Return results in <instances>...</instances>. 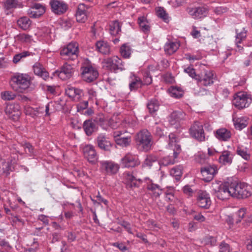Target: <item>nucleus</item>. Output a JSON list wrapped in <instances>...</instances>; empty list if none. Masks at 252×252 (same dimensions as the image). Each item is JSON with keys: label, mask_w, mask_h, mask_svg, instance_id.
I'll return each mask as SVG.
<instances>
[{"label": "nucleus", "mask_w": 252, "mask_h": 252, "mask_svg": "<svg viewBox=\"0 0 252 252\" xmlns=\"http://www.w3.org/2000/svg\"><path fill=\"white\" fill-rule=\"evenodd\" d=\"M184 72L188 73L190 77L195 80H197V76L199 75L196 73L195 69L191 66L185 68Z\"/></svg>", "instance_id": "nucleus-52"}, {"label": "nucleus", "mask_w": 252, "mask_h": 252, "mask_svg": "<svg viewBox=\"0 0 252 252\" xmlns=\"http://www.w3.org/2000/svg\"><path fill=\"white\" fill-rule=\"evenodd\" d=\"M219 252H230V246L228 244L222 241L219 245Z\"/></svg>", "instance_id": "nucleus-55"}, {"label": "nucleus", "mask_w": 252, "mask_h": 252, "mask_svg": "<svg viewBox=\"0 0 252 252\" xmlns=\"http://www.w3.org/2000/svg\"><path fill=\"white\" fill-rule=\"evenodd\" d=\"M4 111L8 118L13 121H17L21 114L20 106L18 104H7L4 109Z\"/></svg>", "instance_id": "nucleus-9"}, {"label": "nucleus", "mask_w": 252, "mask_h": 252, "mask_svg": "<svg viewBox=\"0 0 252 252\" xmlns=\"http://www.w3.org/2000/svg\"><path fill=\"white\" fill-rule=\"evenodd\" d=\"M175 159L174 158H172L170 156H166L160 159L158 163L160 166H168L173 164L175 162Z\"/></svg>", "instance_id": "nucleus-40"}, {"label": "nucleus", "mask_w": 252, "mask_h": 252, "mask_svg": "<svg viewBox=\"0 0 252 252\" xmlns=\"http://www.w3.org/2000/svg\"><path fill=\"white\" fill-rule=\"evenodd\" d=\"M235 32L236 33V40H237V43H241L243 40L245 39L247 36V31L245 28H243L242 31L239 32L238 30L236 29Z\"/></svg>", "instance_id": "nucleus-41"}, {"label": "nucleus", "mask_w": 252, "mask_h": 252, "mask_svg": "<svg viewBox=\"0 0 252 252\" xmlns=\"http://www.w3.org/2000/svg\"><path fill=\"white\" fill-rule=\"evenodd\" d=\"M152 82V76L149 71L145 73L144 75V85H149Z\"/></svg>", "instance_id": "nucleus-58"}, {"label": "nucleus", "mask_w": 252, "mask_h": 252, "mask_svg": "<svg viewBox=\"0 0 252 252\" xmlns=\"http://www.w3.org/2000/svg\"><path fill=\"white\" fill-rule=\"evenodd\" d=\"M92 119H93V122L97 126V125L103 126L105 122V117L102 113H99L95 117Z\"/></svg>", "instance_id": "nucleus-45"}, {"label": "nucleus", "mask_w": 252, "mask_h": 252, "mask_svg": "<svg viewBox=\"0 0 252 252\" xmlns=\"http://www.w3.org/2000/svg\"><path fill=\"white\" fill-rule=\"evenodd\" d=\"M33 69L35 74L42 77L44 80L49 77V73L40 63L36 62L33 66Z\"/></svg>", "instance_id": "nucleus-24"}, {"label": "nucleus", "mask_w": 252, "mask_h": 252, "mask_svg": "<svg viewBox=\"0 0 252 252\" xmlns=\"http://www.w3.org/2000/svg\"><path fill=\"white\" fill-rule=\"evenodd\" d=\"M135 141L138 149L147 152L153 144L152 136L147 129H142L136 134Z\"/></svg>", "instance_id": "nucleus-2"}, {"label": "nucleus", "mask_w": 252, "mask_h": 252, "mask_svg": "<svg viewBox=\"0 0 252 252\" xmlns=\"http://www.w3.org/2000/svg\"><path fill=\"white\" fill-rule=\"evenodd\" d=\"M84 155L88 160L92 164L95 163L97 160V155L94 147L92 145H87L83 149Z\"/></svg>", "instance_id": "nucleus-19"}, {"label": "nucleus", "mask_w": 252, "mask_h": 252, "mask_svg": "<svg viewBox=\"0 0 252 252\" xmlns=\"http://www.w3.org/2000/svg\"><path fill=\"white\" fill-rule=\"evenodd\" d=\"M236 153L246 160H249L250 158V155L247 153V151L242 149L239 147L237 148Z\"/></svg>", "instance_id": "nucleus-54"}, {"label": "nucleus", "mask_w": 252, "mask_h": 252, "mask_svg": "<svg viewBox=\"0 0 252 252\" xmlns=\"http://www.w3.org/2000/svg\"><path fill=\"white\" fill-rule=\"evenodd\" d=\"M50 4L53 12L55 14L61 15L66 11L68 5L63 1L58 0H52Z\"/></svg>", "instance_id": "nucleus-17"}, {"label": "nucleus", "mask_w": 252, "mask_h": 252, "mask_svg": "<svg viewBox=\"0 0 252 252\" xmlns=\"http://www.w3.org/2000/svg\"><path fill=\"white\" fill-rule=\"evenodd\" d=\"M215 135L220 141H226L231 137V133L225 128H220L215 131Z\"/></svg>", "instance_id": "nucleus-23"}, {"label": "nucleus", "mask_w": 252, "mask_h": 252, "mask_svg": "<svg viewBox=\"0 0 252 252\" xmlns=\"http://www.w3.org/2000/svg\"><path fill=\"white\" fill-rule=\"evenodd\" d=\"M88 106V101H83L79 102L77 105V111L79 112H83V111L86 109Z\"/></svg>", "instance_id": "nucleus-56"}, {"label": "nucleus", "mask_w": 252, "mask_h": 252, "mask_svg": "<svg viewBox=\"0 0 252 252\" xmlns=\"http://www.w3.org/2000/svg\"><path fill=\"white\" fill-rule=\"evenodd\" d=\"M214 74L213 71L206 70L204 75L199 74L197 78V84L200 86H208L214 83Z\"/></svg>", "instance_id": "nucleus-13"}, {"label": "nucleus", "mask_w": 252, "mask_h": 252, "mask_svg": "<svg viewBox=\"0 0 252 252\" xmlns=\"http://www.w3.org/2000/svg\"><path fill=\"white\" fill-rule=\"evenodd\" d=\"M98 147L105 152H110L113 147V143L109 138L103 133L99 134L95 140Z\"/></svg>", "instance_id": "nucleus-10"}, {"label": "nucleus", "mask_w": 252, "mask_h": 252, "mask_svg": "<svg viewBox=\"0 0 252 252\" xmlns=\"http://www.w3.org/2000/svg\"><path fill=\"white\" fill-rule=\"evenodd\" d=\"M148 23L144 17H140L138 18V23L141 28V31L145 33H148L150 30V27L147 25Z\"/></svg>", "instance_id": "nucleus-35"}, {"label": "nucleus", "mask_w": 252, "mask_h": 252, "mask_svg": "<svg viewBox=\"0 0 252 252\" xmlns=\"http://www.w3.org/2000/svg\"><path fill=\"white\" fill-rule=\"evenodd\" d=\"M246 214V209L242 208L236 214V223H239Z\"/></svg>", "instance_id": "nucleus-50"}, {"label": "nucleus", "mask_w": 252, "mask_h": 252, "mask_svg": "<svg viewBox=\"0 0 252 252\" xmlns=\"http://www.w3.org/2000/svg\"><path fill=\"white\" fill-rule=\"evenodd\" d=\"M158 161V158L153 155L147 156L144 161V164L148 166H152L153 163Z\"/></svg>", "instance_id": "nucleus-49"}, {"label": "nucleus", "mask_w": 252, "mask_h": 252, "mask_svg": "<svg viewBox=\"0 0 252 252\" xmlns=\"http://www.w3.org/2000/svg\"><path fill=\"white\" fill-rule=\"evenodd\" d=\"M180 44L177 42H169L164 46L165 52L169 55L173 54L179 48Z\"/></svg>", "instance_id": "nucleus-28"}, {"label": "nucleus", "mask_w": 252, "mask_h": 252, "mask_svg": "<svg viewBox=\"0 0 252 252\" xmlns=\"http://www.w3.org/2000/svg\"><path fill=\"white\" fill-rule=\"evenodd\" d=\"M96 47L98 51L103 54H108L110 52V48L109 46L102 41H98L96 42Z\"/></svg>", "instance_id": "nucleus-32"}, {"label": "nucleus", "mask_w": 252, "mask_h": 252, "mask_svg": "<svg viewBox=\"0 0 252 252\" xmlns=\"http://www.w3.org/2000/svg\"><path fill=\"white\" fill-rule=\"evenodd\" d=\"M185 113L182 111H175L170 114L168 117V122L172 125H178L180 122L184 119Z\"/></svg>", "instance_id": "nucleus-21"}, {"label": "nucleus", "mask_w": 252, "mask_h": 252, "mask_svg": "<svg viewBox=\"0 0 252 252\" xmlns=\"http://www.w3.org/2000/svg\"><path fill=\"white\" fill-rule=\"evenodd\" d=\"M45 12L44 6L39 3H35L28 11V14L31 18H37L42 16Z\"/></svg>", "instance_id": "nucleus-20"}, {"label": "nucleus", "mask_w": 252, "mask_h": 252, "mask_svg": "<svg viewBox=\"0 0 252 252\" xmlns=\"http://www.w3.org/2000/svg\"><path fill=\"white\" fill-rule=\"evenodd\" d=\"M143 85L141 80L139 78L136 77L135 80L129 83V87L131 91H135L141 88Z\"/></svg>", "instance_id": "nucleus-38"}, {"label": "nucleus", "mask_w": 252, "mask_h": 252, "mask_svg": "<svg viewBox=\"0 0 252 252\" xmlns=\"http://www.w3.org/2000/svg\"><path fill=\"white\" fill-rule=\"evenodd\" d=\"M213 190L216 194L218 199L224 200L228 199L230 196L233 197V186H231V182H224L219 185L217 188L213 187Z\"/></svg>", "instance_id": "nucleus-3"}, {"label": "nucleus", "mask_w": 252, "mask_h": 252, "mask_svg": "<svg viewBox=\"0 0 252 252\" xmlns=\"http://www.w3.org/2000/svg\"><path fill=\"white\" fill-rule=\"evenodd\" d=\"M191 136L199 142L205 141V137L203 125L198 122H195L189 128Z\"/></svg>", "instance_id": "nucleus-8"}, {"label": "nucleus", "mask_w": 252, "mask_h": 252, "mask_svg": "<svg viewBox=\"0 0 252 252\" xmlns=\"http://www.w3.org/2000/svg\"><path fill=\"white\" fill-rule=\"evenodd\" d=\"M0 162L2 166L1 171H0V174H4L6 176H8L10 172L12 171L14 169L12 163L9 162L3 161V160H0Z\"/></svg>", "instance_id": "nucleus-31"}, {"label": "nucleus", "mask_w": 252, "mask_h": 252, "mask_svg": "<svg viewBox=\"0 0 252 252\" xmlns=\"http://www.w3.org/2000/svg\"><path fill=\"white\" fill-rule=\"evenodd\" d=\"M137 179L130 172L126 174V184L127 187L130 188V184H132L134 181H136Z\"/></svg>", "instance_id": "nucleus-53"}, {"label": "nucleus", "mask_w": 252, "mask_h": 252, "mask_svg": "<svg viewBox=\"0 0 252 252\" xmlns=\"http://www.w3.org/2000/svg\"><path fill=\"white\" fill-rule=\"evenodd\" d=\"M10 86L15 91L19 93L29 92L33 89L31 86L30 78L27 74H19L11 78Z\"/></svg>", "instance_id": "nucleus-1"}, {"label": "nucleus", "mask_w": 252, "mask_h": 252, "mask_svg": "<svg viewBox=\"0 0 252 252\" xmlns=\"http://www.w3.org/2000/svg\"><path fill=\"white\" fill-rule=\"evenodd\" d=\"M112 59L114 64L115 65V67L117 70L119 69L121 70H124L125 69L124 67V64H123V62L121 59L119 58L118 56H115L112 57Z\"/></svg>", "instance_id": "nucleus-47"}, {"label": "nucleus", "mask_w": 252, "mask_h": 252, "mask_svg": "<svg viewBox=\"0 0 252 252\" xmlns=\"http://www.w3.org/2000/svg\"><path fill=\"white\" fill-rule=\"evenodd\" d=\"M52 243H54L56 242L59 241L61 238V234L59 232H54L52 234Z\"/></svg>", "instance_id": "nucleus-64"}, {"label": "nucleus", "mask_w": 252, "mask_h": 252, "mask_svg": "<svg viewBox=\"0 0 252 252\" xmlns=\"http://www.w3.org/2000/svg\"><path fill=\"white\" fill-rule=\"evenodd\" d=\"M122 56L125 59L129 58L131 55V47L125 43L122 45L120 49Z\"/></svg>", "instance_id": "nucleus-36"}, {"label": "nucleus", "mask_w": 252, "mask_h": 252, "mask_svg": "<svg viewBox=\"0 0 252 252\" xmlns=\"http://www.w3.org/2000/svg\"><path fill=\"white\" fill-rule=\"evenodd\" d=\"M233 121L234 122L235 128L239 130H241L247 126V124L245 123H241V121L240 118L234 117L233 116Z\"/></svg>", "instance_id": "nucleus-48"}, {"label": "nucleus", "mask_w": 252, "mask_h": 252, "mask_svg": "<svg viewBox=\"0 0 252 252\" xmlns=\"http://www.w3.org/2000/svg\"><path fill=\"white\" fill-rule=\"evenodd\" d=\"M159 105V101L157 99L153 98L148 102L147 107L149 113L154 114L158 110Z\"/></svg>", "instance_id": "nucleus-29"}, {"label": "nucleus", "mask_w": 252, "mask_h": 252, "mask_svg": "<svg viewBox=\"0 0 252 252\" xmlns=\"http://www.w3.org/2000/svg\"><path fill=\"white\" fill-rule=\"evenodd\" d=\"M233 154L228 151H224L219 158L220 163L223 165L230 164L232 162Z\"/></svg>", "instance_id": "nucleus-25"}, {"label": "nucleus", "mask_w": 252, "mask_h": 252, "mask_svg": "<svg viewBox=\"0 0 252 252\" xmlns=\"http://www.w3.org/2000/svg\"><path fill=\"white\" fill-rule=\"evenodd\" d=\"M121 30L120 24L118 21H115L110 25V31L112 35H116Z\"/></svg>", "instance_id": "nucleus-37"}, {"label": "nucleus", "mask_w": 252, "mask_h": 252, "mask_svg": "<svg viewBox=\"0 0 252 252\" xmlns=\"http://www.w3.org/2000/svg\"><path fill=\"white\" fill-rule=\"evenodd\" d=\"M227 11L228 8L224 6L217 7L214 10V12L217 15H220L221 14L226 12Z\"/></svg>", "instance_id": "nucleus-59"}, {"label": "nucleus", "mask_w": 252, "mask_h": 252, "mask_svg": "<svg viewBox=\"0 0 252 252\" xmlns=\"http://www.w3.org/2000/svg\"><path fill=\"white\" fill-rule=\"evenodd\" d=\"M100 164V169L109 175L116 174L119 169V165L112 161H101Z\"/></svg>", "instance_id": "nucleus-16"}, {"label": "nucleus", "mask_w": 252, "mask_h": 252, "mask_svg": "<svg viewBox=\"0 0 252 252\" xmlns=\"http://www.w3.org/2000/svg\"><path fill=\"white\" fill-rule=\"evenodd\" d=\"M205 241L206 244H210L211 246H215L216 245L217 240L214 237L207 236L205 238Z\"/></svg>", "instance_id": "nucleus-62"}, {"label": "nucleus", "mask_w": 252, "mask_h": 252, "mask_svg": "<svg viewBox=\"0 0 252 252\" xmlns=\"http://www.w3.org/2000/svg\"><path fill=\"white\" fill-rule=\"evenodd\" d=\"M102 63L103 64V68L106 70L111 72H117V70L115 67L112 58H109L104 60Z\"/></svg>", "instance_id": "nucleus-30"}, {"label": "nucleus", "mask_w": 252, "mask_h": 252, "mask_svg": "<svg viewBox=\"0 0 252 252\" xmlns=\"http://www.w3.org/2000/svg\"><path fill=\"white\" fill-rule=\"evenodd\" d=\"M147 189L148 190H151L153 192V195L156 197H159L161 194V192H157L156 191V189H158L160 190H161V189L160 188L159 186L157 184H155L154 183H152L147 186Z\"/></svg>", "instance_id": "nucleus-46"}, {"label": "nucleus", "mask_w": 252, "mask_h": 252, "mask_svg": "<svg viewBox=\"0 0 252 252\" xmlns=\"http://www.w3.org/2000/svg\"><path fill=\"white\" fill-rule=\"evenodd\" d=\"M17 23L20 28L26 31L30 28L32 21L28 17L23 16L17 20Z\"/></svg>", "instance_id": "nucleus-27"}, {"label": "nucleus", "mask_w": 252, "mask_h": 252, "mask_svg": "<svg viewBox=\"0 0 252 252\" xmlns=\"http://www.w3.org/2000/svg\"><path fill=\"white\" fill-rule=\"evenodd\" d=\"M173 146H174V148H173V150L174 151L173 157H174V158H177L179 154L181 152V148L180 145L176 143L173 144Z\"/></svg>", "instance_id": "nucleus-60"}, {"label": "nucleus", "mask_w": 252, "mask_h": 252, "mask_svg": "<svg viewBox=\"0 0 252 252\" xmlns=\"http://www.w3.org/2000/svg\"><path fill=\"white\" fill-rule=\"evenodd\" d=\"M78 47L75 42H71L61 50L60 55L64 60H74L77 58Z\"/></svg>", "instance_id": "nucleus-5"}, {"label": "nucleus", "mask_w": 252, "mask_h": 252, "mask_svg": "<svg viewBox=\"0 0 252 252\" xmlns=\"http://www.w3.org/2000/svg\"><path fill=\"white\" fill-rule=\"evenodd\" d=\"M31 53H32L29 51H24L21 53L17 54L13 57V62L14 63H17L22 58L30 56Z\"/></svg>", "instance_id": "nucleus-44"}, {"label": "nucleus", "mask_w": 252, "mask_h": 252, "mask_svg": "<svg viewBox=\"0 0 252 252\" xmlns=\"http://www.w3.org/2000/svg\"><path fill=\"white\" fill-rule=\"evenodd\" d=\"M21 5L18 0H6L3 3V7L6 10H11L20 7Z\"/></svg>", "instance_id": "nucleus-33"}, {"label": "nucleus", "mask_w": 252, "mask_h": 252, "mask_svg": "<svg viewBox=\"0 0 252 252\" xmlns=\"http://www.w3.org/2000/svg\"><path fill=\"white\" fill-rule=\"evenodd\" d=\"M83 128L87 136H91L98 129L97 126L93 122L92 119L85 121L83 124Z\"/></svg>", "instance_id": "nucleus-22"}, {"label": "nucleus", "mask_w": 252, "mask_h": 252, "mask_svg": "<svg viewBox=\"0 0 252 252\" xmlns=\"http://www.w3.org/2000/svg\"><path fill=\"white\" fill-rule=\"evenodd\" d=\"M168 92L171 96L176 98H181L183 95V92L181 88L176 86H171L168 89Z\"/></svg>", "instance_id": "nucleus-34"}, {"label": "nucleus", "mask_w": 252, "mask_h": 252, "mask_svg": "<svg viewBox=\"0 0 252 252\" xmlns=\"http://www.w3.org/2000/svg\"><path fill=\"white\" fill-rule=\"evenodd\" d=\"M169 145L173 147V144L176 143V137L175 134L171 133L169 135Z\"/></svg>", "instance_id": "nucleus-63"}, {"label": "nucleus", "mask_w": 252, "mask_h": 252, "mask_svg": "<svg viewBox=\"0 0 252 252\" xmlns=\"http://www.w3.org/2000/svg\"><path fill=\"white\" fill-rule=\"evenodd\" d=\"M25 152L30 155L33 154V147L30 143H26L23 145Z\"/></svg>", "instance_id": "nucleus-57"}, {"label": "nucleus", "mask_w": 252, "mask_h": 252, "mask_svg": "<svg viewBox=\"0 0 252 252\" xmlns=\"http://www.w3.org/2000/svg\"><path fill=\"white\" fill-rule=\"evenodd\" d=\"M182 166H178L173 168L170 171V174L175 177L176 180H179L182 175Z\"/></svg>", "instance_id": "nucleus-42"}, {"label": "nucleus", "mask_w": 252, "mask_h": 252, "mask_svg": "<svg viewBox=\"0 0 252 252\" xmlns=\"http://www.w3.org/2000/svg\"><path fill=\"white\" fill-rule=\"evenodd\" d=\"M120 224L127 231L129 234H133L131 231L130 224L126 221H123Z\"/></svg>", "instance_id": "nucleus-61"}, {"label": "nucleus", "mask_w": 252, "mask_h": 252, "mask_svg": "<svg viewBox=\"0 0 252 252\" xmlns=\"http://www.w3.org/2000/svg\"><path fill=\"white\" fill-rule=\"evenodd\" d=\"M1 98L4 100H10L14 99L16 95L10 91H5L1 94Z\"/></svg>", "instance_id": "nucleus-51"}, {"label": "nucleus", "mask_w": 252, "mask_h": 252, "mask_svg": "<svg viewBox=\"0 0 252 252\" xmlns=\"http://www.w3.org/2000/svg\"><path fill=\"white\" fill-rule=\"evenodd\" d=\"M200 171L202 180L206 182H209L214 178L218 173V169L216 165H207L201 168Z\"/></svg>", "instance_id": "nucleus-11"}, {"label": "nucleus", "mask_w": 252, "mask_h": 252, "mask_svg": "<svg viewBox=\"0 0 252 252\" xmlns=\"http://www.w3.org/2000/svg\"><path fill=\"white\" fill-rule=\"evenodd\" d=\"M74 69L72 66L67 63H65L60 68V70L55 71L53 74L57 75L63 80H67L73 75Z\"/></svg>", "instance_id": "nucleus-12"}, {"label": "nucleus", "mask_w": 252, "mask_h": 252, "mask_svg": "<svg viewBox=\"0 0 252 252\" xmlns=\"http://www.w3.org/2000/svg\"><path fill=\"white\" fill-rule=\"evenodd\" d=\"M252 99L248 95L242 93H239L234 96L233 104L239 109H242L249 106L252 103Z\"/></svg>", "instance_id": "nucleus-7"}, {"label": "nucleus", "mask_w": 252, "mask_h": 252, "mask_svg": "<svg viewBox=\"0 0 252 252\" xmlns=\"http://www.w3.org/2000/svg\"><path fill=\"white\" fill-rule=\"evenodd\" d=\"M187 10L189 14L193 18L200 19L207 16L208 9L204 6H198L194 7H188Z\"/></svg>", "instance_id": "nucleus-14"}, {"label": "nucleus", "mask_w": 252, "mask_h": 252, "mask_svg": "<svg viewBox=\"0 0 252 252\" xmlns=\"http://www.w3.org/2000/svg\"><path fill=\"white\" fill-rule=\"evenodd\" d=\"M84 7V4H80L76 13V20L80 23H84L87 19L86 10L82 9Z\"/></svg>", "instance_id": "nucleus-26"}, {"label": "nucleus", "mask_w": 252, "mask_h": 252, "mask_svg": "<svg viewBox=\"0 0 252 252\" xmlns=\"http://www.w3.org/2000/svg\"><path fill=\"white\" fill-rule=\"evenodd\" d=\"M115 142L117 144L123 147H126L130 144V138L126 137H118L116 138Z\"/></svg>", "instance_id": "nucleus-43"}, {"label": "nucleus", "mask_w": 252, "mask_h": 252, "mask_svg": "<svg viewBox=\"0 0 252 252\" xmlns=\"http://www.w3.org/2000/svg\"><path fill=\"white\" fill-rule=\"evenodd\" d=\"M82 77L85 81L91 83L94 81L98 76V71L91 65L88 64L81 68Z\"/></svg>", "instance_id": "nucleus-6"}, {"label": "nucleus", "mask_w": 252, "mask_h": 252, "mask_svg": "<svg viewBox=\"0 0 252 252\" xmlns=\"http://www.w3.org/2000/svg\"><path fill=\"white\" fill-rule=\"evenodd\" d=\"M197 204L200 208L207 209L210 207L211 201L209 194L206 191L200 190L198 193Z\"/></svg>", "instance_id": "nucleus-15"}, {"label": "nucleus", "mask_w": 252, "mask_h": 252, "mask_svg": "<svg viewBox=\"0 0 252 252\" xmlns=\"http://www.w3.org/2000/svg\"><path fill=\"white\" fill-rule=\"evenodd\" d=\"M121 162L123 166L126 168H133L140 163L139 159L135 156L130 154H127L121 159Z\"/></svg>", "instance_id": "nucleus-18"}, {"label": "nucleus", "mask_w": 252, "mask_h": 252, "mask_svg": "<svg viewBox=\"0 0 252 252\" xmlns=\"http://www.w3.org/2000/svg\"><path fill=\"white\" fill-rule=\"evenodd\" d=\"M233 186V197L237 199H244L251 196L252 192L244 183L238 184L237 182H231Z\"/></svg>", "instance_id": "nucleus-4"}, {"label": "nucleus", "mask_w": 252, "mask_h": 252, "mask_svg": "<svg viewBox=\"0 0 252 252\" xmlns=\"http://www.w3.org/2000/svg\"><path fill=\"white\" fill-rule=\"evenodd\" d=\"M156 13L158 17L162 19L165 22H168V14L166 12L163 7H158Z\"/></svg>", "instance_id": "nucleus-39"}]
</instances>
